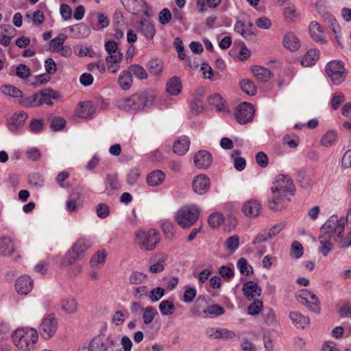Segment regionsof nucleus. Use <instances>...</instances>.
<instances>
[{
	"mask_svg": "<svg viewBox=\"0 0 351 351\" xmlns=\"http://www.w3.org/2000/svg\"><path fill=\"white\" fill-rule=\"evenodd\" d=\"M119 347L118 341L111 335L106 338L104 343V351H114V348Z\"/></svg>",
	"mask_w": 351,
	"mask_h": 351,
	"instance_id": "nucleus-64",
	"label": "nucleus"
},
{
	"mask_svg": "<svg viewBox=\"0 0 351 351\" xmlns=\"http://www.w3.org/2000/svg\"><path fill=\"white\" fill-rule=\"evenodd\" d=\"M243 294L250 300H252L255 296H260L262 292L261 288L254 281L245 282L242 287Z\"/></svg>",
	"mask_w": 351,
	"mask_h": 351,
	"instance_id": "nucleus-21",
	"label": "nucleus"
},
{
	"mask_svg": "<svg viewBox=\"0 0 351 351\" xmlns=\"http://www.w3.org/2000/svg\"><path fill=\"white\" fill-rule=\"evenodd\" d=\"M106 254L105 253L97 252L92 256L90 261V264L92 267L102 266L106 261Z\"/></svg>",
	"mask_w": 351,
	"mask_h": 351,
	"instance_id": "nucleus-62",
	"label": "nucleus"
},
{
	"mask_svg": "<svg viewBox=\"0 0 351 351\" xmlns=\"http://www.w3.org/2000/svg\"><path fill=\"white\" fill-rule=\"evenodd\" d=\"M202 72L205 79H209L212 81H215L221 78V75L218 71H215L212 67H200Z\"/></svg>",
	"mask_w": 351,
	"mask_h": 351,
	"instance_id": "nucleus-51",
	"label": "nucleus"
},
{
	"mask_svg": "<svg viewBox=\"0 0 351 351\" xmlns=\"http://www.w3.org/2000/svg\"><path fill=\"white\" fill-rule=\"evenodd\" d=\"M91 246L90 241L86 239H79L69 250L61 261L62 267H68L74 264L76 261L82 260L86 252Z\"/></svg>",
	"mask_w": 351,
	"mask_h": 351,
	"instance_id": "nucleus-4",
	"label": "nucleus"
},
{
	"mask_svg": "<svg viewBox=\"0 0 351 351\" xmlns=\"http://www.w3.org/2000/svg\"><path fill=\"white\" fill-rule=\"evenodd\" d=\"M322 17L324 19V21L328 24L330 28L332 31L335 37L339 43V45H341L340 42V36L339 35L340 33V27L339 25L335 18L333 15H332L330 13L325 12L322 14Z\"/></svg>",
	"mask_w": 351,
	"mask_h": 351,
	"instance_id": "nucleus-26",
	"label": "nucleus"
},
{
	"mask_svg": "<svg viewBox=\"0 0 351 351\" xmlns=\"http://www.w3.org/2000/svg\"><path fill=\"white\" fill-rule=\"evenodd\" d=\"M159 310L162 315L169 316L174 313L176 306L171 301L165 300L160 303Z\"/></svg>",
	"mask_w": 351,
	"mask_h": 351,
	"instance_id": "nucleus-46",
	"label": "nucleus"
},
{
	"mask_svg": "<svg viewBox=\"0 0 351 351\" xmlns=\"http://www.w3.org/2000/svg\"><path fill=\"white\" fill-rule=\"evenodd\" d=\"M0 90L3 94L10 96L11 97L19 98V99L25 98L23 97V92L20 89L12 85H2L0 87Z\"/></svg>",
	"mask_w": 351,
	"mask_h": 351,
	"instance_id": "nucleus-40",
	"label": "nucleus"
},
{
	"mask_svg": "<svg viewBox=\"0 0 351 351\" xmlns=\"http://www.w3.org/2000/svg\"><path fill=\"white\" fill-rule=\"evenodd\" d=\"M283 46L290 51H296L301 47L300 39L293 32L287 33L282 40Z\"/></svg>",
	"mask_w": 351,
	"mask_h": 351,
	"instance_id": "nucleus-22",
	"label": "nucleus"
},
{
	"mask_svg": "<svg viewBox=\"0 0 351 351\" xmlns=\"http://www.w3.org/2000/svg\"><path fill=\"white\" fill-rule=\"evenodd\" d=\"M162 231L165 237L168 239L173 238L176 233V228L174 225L169 221H165L162 226Z\"/></svg>",
	"mask_w": 351,
	"mask_h": 351,
	"instance_id": "nucleus-60",
	"label": "nucleus"
},
{
	"mask_svg": "<svg viewBox=\"0 0 351 351\" xmlns=\"http://www.w3.org/2000/svg\"><path fill=\"white\" fill-rule=\"evenodd\" d=\"M182 82L180 77L173 76L167 82L166 91L170 95L177 96L182 91Z\"/></svg>",
	"mask_w": 351,
	"mask_h": 351,
	"instance_id": "nucleus-27",
	"label": "nucleus"
},
{
	"mask_svg": "<svg viewBox=\"0 0 351 351\" xmlns=\"http://www.w3.org/2000/svg\"><path fill=\"white\" fill-rule=\"evenodd\" d=\"M225 310L223 307L218 304H213L207 307L206 315L204 317L215 318L221 315H223Z\"/></svg>",
	"mask_w": 351,
	"mask_h": 351,
	"instance_id": "nucleus-49",
	"label": "nucleus"
},
{
	"mask_svg": "<svg viewBox=\"0 0 351 351\" xmlns=\"http://www.w3.org/2000/svg\"><path fill=\"white\" fill-rule=\"evenodd\" d=\"M263 302L257 300L250 304L247 308L248 313L251 315H258L263 309Z\"/></svg>",
	"mask_w": 351,
	"mask_h": 351,
	"instance_id": "nucleus-63",
	"label": "nucleus"
},
{
	"mask_svg": "<svg viewBox=\"0 0 351 351\" xmlns=\"http://www.w3.org/2000/svg\"><path fill=\"white\" fill-rule=\"evenodd\" d=\"M67 38L68 37L66 34H60L58 36L51 40L49 42L51 51L53 52H59V50L62 48Z\"/></svg>",
	"mask_w": 351,
	"mask_h": 351,
	"instance_id": "nucleus-44",
	"label": "nucleus"
},
{
	"mask_svg": "<svg viewBox=\"0 0 351 351\" xmlns=\"http://www.w3.org/2000/svg\"><path fill=\"white\" fill-rule=\"evenodd\" d=\"M320 51L317 49L308 50L301 60L302 66H314L319 58Z\"/></svg>",
	"mask_w": 351,
	"mask_h": 351,
	"instance_id": "nucleus-31",
	"label": "nucleus"
},
{
	"mask_svg": "<svg viewBox=\"0 0 351 351\" xmlns=\"http://www.w3.org/2000/svg\"><path fill=\"white\" fill-rule=\"evenodd\" d=\"M165 179V174L160 170H154L147 176V183L150 186H157Z\"/></svg>",
	"mask_w": 351,
	"mask_h": 351,
	"instance_id": "nucleus-33",
	"label": "nucleus"
},
{
	"mask_svg": "<svg viewBox=\"0 0 351 351\" xmlns=\"http://www.w3.org/2000/svg\"><path fill=\"white\" fill-rule=\"evenodd\" d=\"M157 315L158 311L154 307L152 306H147L143 312V323L145 324H151Z\"/></svg>",
	"mask_w": 351,
	"mask_h": 351,
	"instance_id": "nucleus-48",
	"label": "nucleus"
},
{
	"mask_svg": "<svg viewBox=\"0 0 351 351\" xmlns=\"http://www.w3.org/2000/svg\"><path fill=\"white\" fill-rule=\"evenodd\" d=\"M58 322L54 314H49L42 321L40 326V334L45 339L54 336L58 329Z\"/></svg>",
	"mask_w": 351,
	"mask_h": 351,
	"instance_id": "nucleus-8",
	"label": "nucleus"
},
{
	"mask_svg": "<svg viewBox=\"0 0 351 351\" xmlns=\"http://www.w3.org/2000/svg\"><path fill=\"white\" fill-rule=\"evenodd\" d=\"M254 113V106L252 104L243 102L237 107L234 117L239 123L243 125L252 121Z\"/></svg>",
	"mask_w": 351,
	"mask_h": 351,
	"instance_id": "nucleus-9",
	"label": "nucleus"
},
{
	"mask_svg": "<svg viewBox=\"0 0 351 351\" xmlns=\"http://www.w3.org/2000/svg\"><path fill=\"white\" fill-rule=\"evenodd\" d=\"M118 82L123 90L130 89L132 84V71L129 70L123 71L118 78Z\"/></svg>",
	"mask_w": 351,
	"mask_h": 351,
	"instance_id": "nucleus-36",
	"label": "nucleus"
},
{
	"mask_svg": "<svg viewBox=\"0 0 351 351\" xmlns=\"http://www.w3.org/2000/svg\"><path fill=\"white\" fill-rule=\"evenodd\" d=\"M296 180L303 189H307L311 186V179L303 170L298 171Z\"/></svg>",
	"mask_w": 351,
	"mask_h": 351,
	"instance_id": "nucleus-52",
	"label": "nucleus"
},
{
	"mask_svg": "<svg viewBox=\"0 0 351 351\" xmlns=\"http://www.w3.org/2000/svg\"><path fill=\"white\" fill-rule=\"evenodd\" d=\"M252 73L261 82L269 81L273 77V73L267 67H252Z\"/></svg>",
	"mask_w": 351,
	"mask_h": 351,
	"instance_id": "nucleus-34",
	"label": "nucleus"
},
{
	"mask_svg": "<svg viewBox=\"0 0 351 351\" xmlns=\"http://www.w3.org/2000/svg\"><path fill=\"white\" fill-rule=\"evenodd\" d=\"M209 298L205 295H199L195 300L191 312L197 316L204 317L206 315Z\"/></svg>",
	"mask_w": 351,
	"mask_h": 351,
	"instance_id": "nucleus-16",
	"label": "nucleus"
},
{
	"mask_svg": "<svg viewBox=\"0 0 351 351\" xmlns=\"http://www.w3.org/2000/svg\"><path fill=\"white\" fill-rule=\"evenodd\" d=\"M330 239L331 237L328 234H324L323 232L319 237V241L321 244L319 252L324 256H327L332 249V243L330 241Z\"/></svg>",
	"mask_w": 351,
	"mask_h": 351,
	"instance_id": "nucleus-38",
	"label": "nucleus"
},
{
	"mask_svg": "<svg viewBox=\"0 0 351 351\" xmlns=\"http://www.w3.org/2000/svg\"><path fill=\"white\" fill-rule=\"evenodd\" d=\"M289 317L292 324L297 328H304L309 324V319L308 317L303 315L298 311H291L289 313Z\"/></svg>",
	"mask_w": 351,
	"mask_h": 351,
	"instance_id": "nucleus-32",
	"label": "nucleus"
},
{
	"mask_svg": "<svg viewBox=\"0 0 351 351\" xmlns=\"http://www.w3.org/2000/svg\"><path fill=\"white\" fill-rule=\"evenodd\" d=\"M234 31L241 34L246 40H252L256 35L252 30L247 29V26L241 21H237L234 25Z\"/></svg>",
	"mask_w": 351,
	"mask_h": 351,
	"instance_id": "nucleus-35",
	"label": "nucleus"
},
{
	"mask_svg": "<svg viewBox=\"0 0 351 351\" xmlns=\"http://www.w3.org/2000/svg\"><path fill=\"white\" fill-rule=\"evenodd\" d=\"M287 195L280 193H273V196L268 202V206L271 210H280L284 206L285 202L287 200Z\"/></svg>",
	"mask_w": 351,
	"mask_h": 351,
	"instance_id": "nucleus-29",
	"label": "nucleus"
},
{
	"mask_svg": "<svg viewBox=\"0 0 351 351\" xmlns=\"http://www.w3.org/2000/svg\"><path fill=\"white\" fill-rule=\"evenodd\" d=\"M223 217L220 213H214L210 215L208 219V223L212 228L218 227L223 221Z\"/></svg>",
	"mask_w": 351,
	"mask_h": 351,
	"instance_id": "nucleus-61",
	"label": "nucleus"
},
{
	"mask_svg": "<svg viewBox=\"0 0 351 351\" xmlns=\"http://www.w3.org/2000/svg\"><path fill=\"white\" fill-rule=\"evenodd\" d=\"M125 9L133 14H138L141 12L147 14L145 9L147 7V3L145 0H121Z\"/></svg>",
	"mask_w": 351,
	"mask_h": 351,
	"instance_id": "nucleus-14",
	"label": "nucleus"
},
{
	"mask_svg": "<svg viewBox=\"0 0 351 351\" xmlns=\"http://www.w3.org/2000/svg\"><path fill=\"white\" fill-rule=\"evenodd\" d=\"M241 154V152L238 149L234 150L231 154V158H234V167L239 171H243L246 166V161L245 158L239 157Z\"/></svg>",
	"mask_w": 351,
	"mask_h": 351,
	"instance_id": "nucleus-47",
	"label": "nucleus"
},
{
	"mask_svg": "<svg viewBox=\"0 0 351 351\" xmlns=\"http://www.w3.org/2000/svg\"><path fill=\"white\" fill-rule=\"evenodd\" d=\"M209 106L217 111H222L224 108V101L221 96L218 93L210 95L208 97Z\"/></svg>",
	"mask_w": 351,
	"mask_h": 351,
	"instance_id": "nucleus-42",
	"label": "nucleus"
},
{
	"mask_svg": "<svg viewBox=\"0 0 351 351\" xmlns=\"http://www.w3.org/2000/svg\"><path fill=\"white\" fill-rule=\"evenodd\" d=\"M261 208V205L258 201L250 199L243 204L242 210L247 217L254 218L259 215Z\"/></svg>",
	"mask_w": 351,
	"mask_h": 351,
	"instance_id": "nucleus-20",
	"label": "nucleus"
},
{
	"mask_svg": "<svg viewBox=\"0 0 351 351\" xmlns=\"http://www.w3.org/2000/svg\"><path fill=\"white\" fill-rule=\"evenodd\" d=\"M68 28L75 38H85L90 34V29L84 23L70 25Z\"/></svg>",
	"mask_w": 351,
	"mask_h": 351,
	"instance_id": "nucleus-25",
	"label": "nucleus"
},
{
	"mask_svg": "<svg viewBox=\"0 0 351 351\" xmlns=\"http://www.w3.org/2000/svg\"><path fill=\"white\" fill-rule=\"evenodd\" d=\"M208 337L213 339H232L236 337L234 331L222 328H209L206 330Z\"/></svg>",
	"mask_w": 351,
	"mask_h": 351,
	"instance_id": "nucleus-12",
	"label": "nucleus"
},
{
	"mask_svg": "<svg viewBox=\"0 0 351 351\" xmlns=\"http://www.w3.org/2000/svg\"><path fill=\"white\" fill-rule=\"evenodd\" d=\"M44 181L43 176L38 173H32L29 175V184L36 189L42 187L44 185Z\"/></svg>",
	"mask_w": 351,
	"mask_h": 351,
	"instance_id": "nucleus-50",
	"label": "nucleus"
},
{
	"mask_svg": "<svg viewBox=\"0 0 351 351\" xmlns=\"http://www.w3.org/2000/svg\"><path fill=\"white\" fill-rule=\"evenodd\" d=\"M198 207L194 204L182 206L175 216L178 224L183 228H187L193 226L199 217Z\"/></svg>",
	"mask_w": 351,
	"mask_h": 351,
	"instance_id": "nucleus-6",
	"label": "nucleus"
},
{
	"mask_svg": "<svg viewBox=\"0 0 351 351\" xmlns=\"http://www.w3.org/2000/svg\"><path fill=\"white\" fill-rule=\"evenodd\" d=\"M345 224L346 219L343 217H339L338 215H333L322 225L321 231L333 237L338 245L343 238L342 234L344 232Z\"/></svg>",
	"mask_w": 351,
	"mask_h": 351,
	"instance_id": "nucleus-5",
	"label": "nucleus"
},
{
	"mask_svg": "<svg viewBox=\"0 0 351 351\" xmlns=\"http://www.w3.org/2000/svg\"><path fill=\"white\" fill-rule=\"evenodd\" d=\"M300 302L305 304L310 311L317 313L319 311V300L316 295L308 289H303L298 295Z\"/></svg>",
	"mask_w": 351,
	"mask_h": 351,
	"instance_id": "nucleus-11",
	"label": "nucleus"
},
{
	"mask_svg": "<svg viewBox=\"0 0 351 351\" xmlns=\"http://www.w3.org/2000/svg\"><path fill=\"white\" fill-rule=\"evenodd\" d=\"M136 236L138 244L148 251L154 250L160 241L159 233L155 229L139 230Z\"/></svg>",
	"mask_w": 351,
	"mask_h": 351,
	"instance_id": "nucleus-7",
	"label": "nucleus"
},
{
	"mask_svg": "<svg viewBox=\"0 0 351 351\" xmlns=\"http://www.w3.org/2000/svg\"><path fill=\"white\" fill-rule=\"evenodd\" d=\"M241 89L248 95H254L256 93V87L250 79H243L240 82Z\"/></svg>",
	"mask_w": 351,
	"mask_h": 351,
	"instance_id": "nucleus-45",
	"label": "nucleus"
},
{
	"mask_svg": "<svg viewBox=\"0 0 351 351\" xmlns=\"http://www.w3.org/2000/svg\"><path fill=\"white\" fill-rule=\"evenodd\" d=\"M147 275L141 271H133L130 278V282L132 285H140L145 281Z\"/></svg>",
	"mask_w": 351,
	"mask_h": 351,
	"instance_id": "nucleus-59",
	"label": "nucleus"
},
{
	"mask_svg": "<svg viewBox=\"0 0 351 351\" xmlns=\"http://www.w3.org/2000/svg\"><path fill=\"white\" fill-rule=\"evenodd\" d=\"M239 245V238L237 235H233L227 239L225 242L226 248L232 252H235Z\"/></svg>",
	"mask_w": 351,
	"mask_h": 351,
	"instance_id": "nucleus-58",
	"label": "nucleus"
},
{
	"mask_svg": "<svg viewBox=\"0 0 351 351\" xmlns=\"http://www.w3.org/2000/svg\"><path fill=\"white\" fill-rule=\"evenodd\" d=\"M27 117V113L23 111L14 113L8 121V129L12 132L19 130L23 125Z\"/></svg>",
	"mask_w": 351,
	"mask_h": 351,
	"instance_id": "nucleus-19",
	"label": "nucleus"
},
{
	"mask_svg": "<svg viewBox=\"0 0 351 351\" xmlns=\"http://www.w3.org/2000/svg\"><path fill=\"white\" fill-rule=\"evenodd\" d=\"M46 73L34 76L35 81L32 84L34 85L43 84L48 82L50 80V75L57 71V67H45Z\"/></svg>",
	"mask_w": 351,
	"mask_h": 351,
	"instance_id": "nucleus-39",
	"label": "nucleus"
},
{
	"mask_svg": "<svg viewBox=\"0 0 351 351\" xmlns=\"http://www.w3.org/2000/svg\"><path fill=\"white\" fill-rule=\"evenodd\" d=\"M237 266L242 274L248 276L253 271L252 267L250 265L246 259L240 258L237 263Z\"/></svg>",
	"mask_w": 351,
	"mask_h": 351,
	"instance_id": "nucleus-54",
	"label": "nucleus"
},
{
	"mask_svg": "<svg viewBox=\"0 0 351 351\" xmlns=\"http://www.w3.org/2000/svg\"><path fill=\"white\" fill-rule=\"evenodd\" d=\"M14 251V246L12 239L8 237L0 239V254L3 256H10Z\"/></svg>",
	"mask_w": 351,
	"mask_h": 351,
	"instance_id": "nucleus-37",
	"label": "nucleus"
},
{
	"mask_svg": "<svg viewBox=\"0 0 351 351\" xmlns=\"http://www.w3.org/2000/svg\"><path fill=\"white\" fill-rule=\"evenodd\" d=\"M105 191L108 195H112L114 191L121 188L117 176L114 174H107L105 179Z\"/></svg>",
	"mask_w": 351,
	"mask_h": 351,
	"instance_id": "nucleus-30",
	"label": "nucleus"
},
{
	"mask_svg": "<svg viewBox=\"0 0 351 351\" xmlns=\"http://www.w3.org/2000/svg\"><path fill=\"white\" fill-rule=\"evenodd\" d=\"M29 128L31 132L35 134L41 132L44 129L43 120L36 118L32 119L29 123Z\"/></svg>",
	"mask_w": 351,
	"mask_h": 351,
	"instance_id": "nucleus-56",
	"label": "nucleus"
},
{
	"mask_svg": "<svg viewBox=\"0 0 351 351\" xmlns=\"http://www.w3.org/2000/svg\"><path fill=\"white\" fill-rule=\"evenodd\" d=\"M263 322L268 326H274L276 324V316L274 310L271 308H265L261 313Z\"/></svg>",
	"mask_w": 351,
	"mask_h": 351,
	"instance_id": "nucleus-43",
	"label": "nucleus"
},
{
	"mask_svg": "<svg viewBox=\"0 0 351 351\" xmlns=\"http://www.w3.org/2000/svg\"><path fill=\"white\" fill-rule=\"evenodd\" d=\"M190 140L186 136L179 137L173 144V152L180 156L184 155L189 150Z\"/></svg>",
	"mask_w": 351,
	"mask_h": 351,
	"instance_id": "nucleus-28",
	"label": "nucleus"
},
{
	"mask_svg": "<svg viewBox=\"0 0 351 351\" xmlns=\"http://www.w3.org/2000/svg\"><path fill=\"white\" fill-rule=\"evenodd\" d=\"M60 94L52 88H45L26 98L19 100V104L24 108H35L44 104L51 106V99H58Z\"/></svg>",
	"mask_w": 351,
	"mask_h": 351,
	"instance_id": "nucleus-3",
	"label": "nucleus"
},
{
	"mask_svg": "<svg viewBox=\"0 0 351 351\" xmlns=\"http://www.w3.org/2000/svg\"><path fill=\"white\" fill-rule=\"evenodd\" d=\"M140 30L142 34L147 39H152L155 35V27L149 21H140Z\"/></svg>",
	"mask_w": 351,
	"mask_h": 351,
	"instance_id": "nucleus-41",
	"label": "nucleus"
},
{
	"mask_svg": "<svg viewBox=\"0 0 351 351\" xmlns=\"http://www.w3.org/2000/svg\"><path fill=\"white\" fill-rule=\"evenodd\" d=\"M309 34L311 38L320 44L326 43V40L324 36L323 28L315 21H312L309 25Z\"/></svg>",
	"mask_w": 351,
	"mask_h": 351,
	"instance_id": "nucleus-24",
	"label": "nucleus"
},
{
	"mask_svg": "<svg viewBox=\"0 0 351 351\" xmlns=\"http://www.w3.org/2000/svg\"><path fill=\"white\" fill-rule=\"evenodd\" d=\"M60 307L67 315H73L78 310V302L73 297H67L61 300Z\"/></svg>",
	"mask_w": 351,
	"mask_h": 351,
	"instance_id": "nucleus-23",
	"label": "nucleus"
},
{
	"mask_svg": "<svg viewBox=\"0 0 351 351\" xmlns=\"http://www.w3.org/2000/svg\"><path fill=\"white\" fill-rule=\"evenodd\" d=\"M326 72L333 84L339 85L346 77L345 67H325Z\"/></svg>",
	"mask_w": 351,
	"mask_h": 351,
	"instance_id": "nucleus-18",
	"label": "nucleus"
},
{
	"mask_svg": "<svg viewBox=\"0 0 351 351\" xmlns=\"http://www.w3.org/2000/svg\"><path fill=\"white\" fill-rule=\"evenodd\" d=\"M12 342L20 351H33L38 341L37 330L32 328H17L11 336Z\"/></svg>",
	"mask_w": 351,
	"mask_h": 351,
	"instance_id": "nucleus-2",
	"label": "nucleus"
},
{
	"mask_svg": "<svg viewBox=\"0 0 351 351\" xmlns=\"http://www.w3.org/2000/svg\"><path fill=\"white\" fill-rule=\"evenodd\" d=\"M202 99V95L199 97L195 95L191 103V110L196 114H199L204 110V104Z\"/></svg>",
	"mask_w": 351,
	"mask_h": 351,
	"instance_id": "nucleus-55",
	"label": "nucleus"
},
{
	"mask_svg": "<svg viewBox=\"0 0 351 351\" xmlns=\"http://www.w3.org/2000/svg\"><path fill=\"white\" fill-rule=\"evenodd\" d=\"M295 189L291 178L285 175L278 176L274 186L271 188L272 193H280L286 194L288 192H293Z\"/></svg>",
	"mask_w": 351,
	"mask_h": 351,
	"instance_id": "nucleus-10",
	"label": "nucleus"
},
{
	"mask_svg": "<svg viewBox=\"0 0 351 351\" xmlns=\"http://www.w3.org/2000/svg\"><path fill=\"white\" fill-rule=\"evenodd\" d=\"M154 98L155 95L152 91H145L134 94L130 97L118 99L115 101V105L123 110L136 112L145 107L152 106Z\"/></svg>",
	"mask_w": 351,
	"mask_h": 351,
	"instance_id": "nucleus-1",
	"label": "nucleus"
},
{
	"mask_svg": "<svg viewBox=\"0 0 351 351\" xmlns=\"http://www.w3.org/2000/svg\"><path fill=\"white\" fill-rule=\"evenodd\" d=\"M212 155L206 150H199L194 156V163L198 169H207L212 163Z\"/></svg>",
	"mask_w": 351,
	"mask_h": 351,
	"instance_id": "nucleus-15",
	"label": "nucleus"
},
{
	"mask_svg": "<svg viewBox=\"0 0 351 351\" xmlns=\"http://www.w3.org/2000/svg\"><path fill=\"white\" fill-rule=\"evenodd\" d=\"M104 343L99 337L93 338L88 347V351H104Z\"/></svg>",
	"mask_w": 351,
	"mask_h": 351,
	"instance_id": "nucleus-57",
	"label": "nucleus"
},
{
	"mask_svg": "<svg viewBox=\"0 0 351 351\" xmlns=\"http://www.w3.org/2000/svg\"><path fill=\"white\" fill-rule=\"evenodd\" d=\"M210 188V179L204 175L200 174L195 177L193 182V189L198 195L205 194Z\"/></svg>",
	"mask_w": 351,
	"mask_h": 351,
	"instance_id": "nucleus-13",
	"label": "nucleus"
},
{
	"mask_svg": "<svg viewBox=\"0 0 351 351\" xmlns=\"http://www.w3.org/2000/svg\"><path fill=\"white\" fill-rule=\"evenodd\" d=\"M33 280L29 276L19 277L15 283L16 291L21 295H27L33 288Z\"/></svg>",
	"mask_w": 351,
	"mask_h": 351,
	"instance_id": "nucleus-17",
	"label": "nucleus"
},
{
	"mask_svg": "<svg viewBox=\"0 0 351 351\" xmlns=\"http://www.w3.org/2000/svg\"><path fill=\"white\" fill-rule=\"evenodd\" d=\"M66 120L62 117H54L51 119L50 128L54 132L62 130L66 125Z\"/></svg>",
	"mask_w": 351,
	"mask_h": 351,
	"instance_id": "nucleus-53",
	"label": "nucleus"
}]
</instances>
